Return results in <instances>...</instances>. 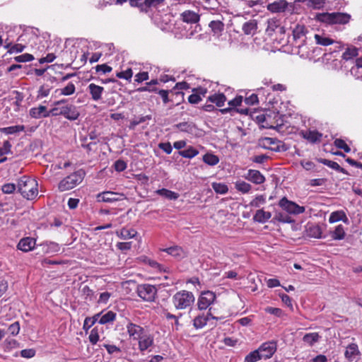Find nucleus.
<instances>
[{
  "label": "nucleus",
  "mask_w": 362,
  "mask_h": 362,
  "mask_svg": "<svg viewBox=\"0 0 362 362\" xmlns=\"http://www.w3.org/2000/svg\"><path fill=\"white\" fill-rule=\"evenodd\" d=\"M17 187L18 192L28 200H33L37 196V182L28 176H23L18 180Z\"/></svg>",
  "instance_id": "obj_1"
},
{
  "label": "nucleus",
  "mask_w": 362,
  "mask_h": 362,
  "mask_svg": "<svg viewBox=\"0 0 362 362\" xmlns=\"http://www.w3.org/2000/svg\"><path fill=\"white\" fill-rule=\"evenodd\" d=\"M172 300L176 309L184 310L194 303L195 298L192 292L182 290L177 292Z\"/></svg>",
  "instance_id": "obj_2"
},
{
  "label": "nucleus",
  "mask_w": 362,
  "mask_h": 362,
  "mask_svg": "<svg viewBox=\"0 0 362 362\" xmlns=\"http://www.w3.org/2000/svg\"><path fill=\"white\" fill-rule=\"evenodd\" d=\"M317 19L328 24L344 25L351 20V15L340 12L323 13L317 16Z\"/></svg>",
  "instance_id": "obj_3"
},
{
  "label": "nucleus",
  "mask_w": 362,
  "mask_h": 362,
  "mask_svg": "<svg viewBox=\"0 0 362 362\" xmlns=\"http://www.w3.org/2000/svg\"><path fill=\"white\" fill-rule=\"evenodd\" d=\"M84 175L85 172L83 170H79L66 176L59 183V190L61 192H64L74 188L76 185L82 182Z\"/></svg>",
  "instance_id": "obj_4"
},
{
  "label": "nucleus",
  "mask_w": 362,
  "mask_h": 362,
  "mask_svg": "<svg viewBox=\"0 0 362 362\" xmlns=\"http://www.w3.org/2000/svg\"><path fill=\"white\" fill-rule=\"evenodd\" d=\"M157 288L155 286L144 284L138 285L136 293L138 296L145 301L153 302L157 295Z\"/></svg>",
  "instance_id": "obj_5"
},
{
  "label": "nucleus",
  "mask_w": 362,
  "mask_h": 362,
  "mask_svg": "<svg viewBox=\"0 0 362 362\" xmlns=\"http://www.w3.org/2000/svg\"><path fill=\"white\" fill-rule=\"evenodd\" d=\"M279 205L282 209L292 214H300L305 210L304 206H300L296 203L289 201L285 197L279 201Z\"/></svg>",
  "instance_id": "obj_6"
},
{
  "label": "nucleus",
  "mask_w": 362,
  "mask_h": 362,
  "mask_svg": "<svg viewBox=\"0 0 362 362\" xmlns=\"http://www.w3.org/2000/svg\"><path fill=\"white\" fill-rule=\"evenodd\" d=\"M97 201L99 202L112 203L122 200L125 198L124 194H119L111 191H106L99 193L96 196Z\"/></svg>",
  "instance_id": "obj_7"
},
{
  "label": "nucleus",
  "mask_w": 362,
  "mask_h": 362,
  "mask_svg": "<svg viewBox=\"0 0 362 362\" xmlns=\"http://www.w3.org/2000/svg\"><path fill=\"white\" fill-rule=\"evenodd\" d=\"M216 299V295L210 291H204L198 298V308L201 310H206Z\"/></svg>",
  "instance_id": "obj_8"
},
{
  "label": "nucleus",
  "mask_w": 362,
  "mask_h": 362,
  "mask_svg": "<svg viewBox=\"0 0 362 362\" xmlns=\"http://www.w3.org/2000/svg\"><path fill=\"white\" fill-rule=\"evenodd\" d=\"M59 114L71 121L77 119L80 115L77 107L71 104L61 107Z\"/></svg>",
  "instance_id": "obj_9"
},
{
  "label": "nucleus",
  "mask_w": 362,
  "mask_h": 362,
  "mask_svg": "<svg viewBox=\"0 0 362 362\" xmlns=\"http://www.w3.org/2000/svg\"><path fill=\"white\" fill-rule=\"evenodd\" d=\"M262 359L270 358L276 351V343L268 341L262 344L258 349Z\"/></svg>",
  "instance_id": "obj_10"
},
{
  "label": "nucleus",
  "mask_w": 362,
  "mask_h": 362,
  "mask_svg": "<svg viewBox=\"0 0 362 362\" xmlns=\"http://www.w3.org/2000/svg\"><path fill=\"white\" fill-rule=\"evenodd\" d=\"M263 147L267 149H270L273 151L279 152L286 151L284 144L281 141L274 138L265 137L263 139Z\"/></svg>",
  "instance_id": "obj_11"
},
{
  "label": "nucleus",
  "mask_w": 362,
  "mask_h": 362,
  "mask_svg": "<svg viewBox=\"0 0 362 362\" xmlns=\"http://www.w3.org/2000/svg\"><path fill=\"white\" fill-rule=\"evenodd\" d=\"M289 6L293 8V6L289 4L286 0H277L269 4L267 6V8L272 13H283Z\"/></svg>",
  "instance_id": "obj_12"
},
{
  "label": "nucleus",
  "mask_w": 362,
  "mask_h": 362,
  "mask_svg": "<svg viewBox=\"0 0 362 362\" xmlns=\"http://www.w3.org/2000/svg\"><path fill=\"white\" fill-rule=\"evenodd\" d=\"M300 134L303 139L313 144L320 142L322 137V134L316 130L301 131Z\"/></svg>",
  "instance_id": "obj_13"
},
{
  "label": "nucleus",
  "mask_w": 362,
  "mask_h": 362,
  "mask_svg": "<svg viewBox=\"0 0 362 362\" xmlns=\"http://www.w3.org/2000/svg\"><path fill=\"white\" fill-rule=\"evenodd\" d=\"M35 239L30 238V237H26L22 238L18 245L17 248L23 252H27L29 251H31L34 249L35 245Z\"/></svg>",
  "instance_id": "obj_14"
},
{
  "label": "nucleus",
  "mask_w": 362,
  "mask_h": 362,
  "mask_svg": "<svg viewBox=\"0 0 362 362\" xmlns=\"http://www.w3.org/2000/svg\"><path fill=\"white\" fill-rule=\"evenodd\" d=\"M245 178L255 184L259 185L265 181L264 176L257 170H249Z\"/></svg>",
  "instance_id": "obj_15"
},
{
  "label": "nucleus",
  "mask_w": 362,
  "mask_h": 362,
  "mask_svg": "<svg viewBox=\"0 0 362 362\" xmlns=\"http://www.w3.org/2000/svg\"><path fill=\"white\" fill-rule=\"evenodd\" d=\"M127 332L130 337H133L134 339H139L144 331V329L134 323L129 322L127 325Z\"/></svg>",
  "instance_id": "obj_16"
},
{
  "label": "nucleus",
  "mask_w": 362,
  "mask_h": 362,
  "mask_svg": "<svg viewBox=\"0 0 362 362\" xmlns=\"http://www.w3.org/2000/svg\"><path fill=\"white\" fill-rule=\"evenodd\" d=\"M29 115L32 118L40 119L49 117L47 107L44 105H39L37 107H33L29 111Z\"/></svg>",
  "instance_id": "obj_17"
},
{
  "label": "nucleus",
  "mask_w": 362,
  "mask_h": 362,
  "mask_svg": "<svg viewBox=\"0 0 362 362\" xmlns=\"http://www.w3.org/2000/svg\"><path fill=\"white\" fill-rule=\"evenodd\" d=\"M139 339V349L141 351L147 350L153 345L154 339L151 334H143Z\"/></svg>",
  "instance_id": "obj_18"
},
{
  "label": "nucleus",
  "mask_w": 362,
  "mask_h": 362,
  "mask_svg": "<svg viewBox=\"0 0 362 362\" xmlns=\"http://www.w3.org/2000/svg\"><path fill=\"white\" fill-rule=\"evenodd\" d=\"M307 236L314 238H322V229L320 226L308 224L305 229Z\"/></svg>",
  "instance_id": "obj_19"
},
{
  "label": "nucleus",
  "mask_w": 362,
  "mask_h": 362,
  "mask_svg": "<svg viewBox=\"0 0 362 362\" xmlns=\"http://www.w3.org/2000/svg\"><path fill=\"white\" fill-rule=\"evenodd\" d=\"M339 221H342L346 224L349 223V218L344 211L340 210L331 213L329 218V223H333Z\"/></svg>",
  "instance_id": "obj_20"
},
{
  "label": "nucleus",
  "mask_w": 362,
  "mask_h": 362,
  "mask_svg": "<svg viewBox=\"0 0 362 362\" xmlns=\"http://www.w3.org/2000/svg\"><path fill=\"white\" fill-rule=\"evenodd\" d=\"M182 20L187 23H196L199 21L200 16L192 11H185L181 14Z\"/></svg>",
  "instance_id": "obj_21"
},
{
  "label": "nucleus",
  "mask_w": 362,
  "mask_h": 362,
  "mask_svg": "<svg viewBox=\"0 0 362 362\" xmlns=\"http://www.w3.org/2000/svg\"><path fill=\"white\" fill-rule=\"evenodd\" d=\"M189 88V84L185 82H179L175 84L174 88L170 90V93L172 95L176 97H180L181 100H184V93L182 91H179L180 90H187Z\"/></svg>",
  "instance_id": "obj_22"
},
{
  "label": "nucleus",
  "mask_w": 362,
  "mask_h": 362,
  "mask_svg": "<svg viewBox=\"0 0 362 362\" xmlns=\"http://www.w3.org/2000/svg\"><path fill=\"white\" fill-rule=\"evenodd\" d=\"M88 88L93 100L98 101L101 99L102 93L104 90L103 87L95 85V83H90Z\"/></svg>",
  "instance_id": "obj_23"
},
{
  "label": "nucleus",
  "mask_w": 362,
  "mask_h": 362,
  "mask_svg": "<svg viewBox=\"0 0 362 362\" xmlns=\"http://www.w3.org/2000/svg\"><path fill=\"white\" fill-rule=\"evenodd\" d=\"M209 26L211 28L213 35L217 37H219L224 30L225 25L224 23L221 21H212L209 23Z\"/></svg>",
  "instance_id": "obj_24"
},
{
  "label": "nucleus",
  "mask_w": 362,
  "mask_h": 362,
  "mask_svg": "<svg viewBox=\"0 0 362 362\" xmlns=\"http://www.w3.org/2000/svg\"><path fill=\"white\" fill-rule=\"evenodd\" d=\"M272 217V214L269 211H265L263 209H259L256 211L253 216V220L255 222L264 223L267 222Z\"/></svg>",
  "instance_id": "obj_25"
},
{
  "label": "nucleus",
  "mask_w": 362,
  "mask_h": 362,
  "mask_svg": "<svg viewBox=\"0 0 362 362\" xmlns=\"http://www.w3.org/2000/svg\"><path fill=\"white\" fill-rule=\"evenodd\" d=\"M257 29L256 20H250L243 25L242 30L245 35H254Z\"/></svg>",
  "instance_id": "obj_26"
},
{
  "label": "nucleus",
  "mask_w": 362,
  "mask_h": 362,
  "mask_svg": "<svg viewBox=\"0 0 362 362\" xmlns=\"http://www.w3.org/2000/svg\"><path fill=\"white\" fill-rule=\"evenodd\" d=\"M163 251L177 258H183L185 257L183 249L177 245L163 249Z\"/></svg>",
  "instance_id": "obj_27"
},
{
  "label": "nucleus",
  "mask_w": 362,
  "mask_h": 362,
  "mask_svg": "<svg viewBox=\"0 0 362 362\" xmlns=\"http://www.w3.org/2000/svg\"><path fill=\"white\" fill-rule=\"evenodd\" d=\"M100 315L98 317L97 322H98V323L100 325H105L113 322L116 317V313L111 310L107 312L103 315V313H100Z\"/></svg>",
  "instance_id": "obj_28"
},
{
  "label": "nucleus",
  "mask_w": 362,
  "mask_h": 362,
  "mask_svg": "<svg viewBox=\"0 0 362 362\" xmlns=\"http://www.w3.org/2000/svg\"><path fill=\"white\" fill-rule=\"evenodd\" d=\"M280 25L279 20L274 18H270L267 21V27L266 28V33L269 36H272L274 33V32L276 31V30L278 29V28Z\"/></svg>",
  "instance_id": "obj_29"
},
{
  "label": "nucleus",
  "mask_w": 362,
  "mask_h": 362,
  "mask_svg": "<svg viewBox=\"0 0 362 362\" xmlns=\"http://www.w3.org/2000/svg\"><path fill=\"white\" fill-rule=\"evenodd\" d=\"M208 100L215 103L218 107H222L226 100V97L223 93H215L208 98Z\"/></svg>",
  "instance_id": "obj_30"
},
{
  "label": "nucleus",
  "mask_w": 362,
  "mask_h": 362,
  "mask_svg": "<svg viewBox=\"0 0 362 362\" xmlns=\"http://www.w3.org/2000/svg\"><path fill=\"white\" fill-rule=\"evenodd\" d=\"M25 127L24 125H16L0 128V132L4 133L6 134H13L16 133L25 131Z\"/></svg>",
  "instance_id": "obj_31"
},
{
  "label": "nucleus",
  "mask_w": 362,
  "mask_h": 362,
  "mask_svg": "<svg viewBox=\"0 0 362 362\" xmlns=\"http://www.w3.org/2000/svg\"><path fill=\"white\" fill-rule=\"evenodd\" d=\"M156 193L169 200H176L179 197V194L177 193L165 188L158 189Z\"/></svg>",
  "instance_id": "obj_32"
},
{
  "label": "nucleus",
  "mask_w": 362,
  "mask_h": 362,
  "mask_svg": "<svg viewBox=\"0 0 362 362\" xmlns=\"http://www.w3.org/2000/svg\"><path fill=\"white\" fill-rule=\"evenodd\" d=\"M358 54V49L356 47L351 46L348 47L342 54V59L348 61L357 57Z\"/></svg>",
  "instance_id": "obj_33"
},
{
  "label": "nucleus",
  "mask_w": 362,
  "mask_h": 362,
  "mask_svg": "<svg viewBox=\"0 0 362 362\" xmlns=\"http://www.w3.org/2000/svg\"><path fill=\"white\" fill-rule=\"evenodd\" d=\"M346 233L342 225H338L334 230L331 232V236L334 240H343L345 238Z\"/></svg>",
  "instance_id": "obj_34"
},
{
  "label": "nucleus",
  "mask_w": 362,
  "mask_h": 362,
  "mask_svg": "<svg viewBox=\"0 0 362 362\" xmlns=\"http://www.w3.org/2000/svg\"><path fill=\"white\" fill-rule=\"evenodd\" d=\"M235 187L238 191L243 194L249 192L252 189L251 185L243 180H238L235 183Z\"/></svg>",
  "instance_id": "obj_35"
},
{
  "label": "nucleus",
  "mask_w": 362,
  "mask_h": 362,
  "mask_svg": "<svg viewBox=\"0 0 362 362\" xmlns=\"http://www.w3.org/2000/svg\"><path fill=\"white\" fill-rule=\"evenodd\" d=\"M208 322V316L199 315L197 316L193 320V325L196 329L203 328Z\"/></svg>",
  "instance_id": "obj_36"
},
{
  "label": "nucleus",
  "mask_w": 362,
  "mask_h": 362,
  "mask_svg": "<svg viewBox=\"0 0 362 362\" xmlns=\"http://www.w3.org/2000/svg\"><path fill=\"white\" fill-rule=\"evenodd\" d=\"M306 28L305 25L297 24L293 30V37L297 40L305 35Z\"/></svg>",
  "instance_id": "obj_37"
},
{
  "label": "nucleus",
  "mask_w": 362,
  "mask_h": 362,
  "mask_svg": "<svg viewBox=\"0 0 362 362\" xmlns=\"http://www.w3.org/2000/svg\"><path fill=\"white\" fill-rule=\"evenodd\" d=\"M199 153V151L192 146H189L187 149L180 151L178 154L187 158H192Z\"/></svg>",
  "instance_id": "obj_38"
},
{
  "label": "nucleus",
  "mask_w": 362,
  "mask_h": 362,
  "mask_svg": "<svg viewBox=\"0 0 362 362\" xmlns=\"http://www.w3.org/2000/svg\"><path fill=\"white\" fill-rule=\"evenodd\" d=\"M203 161L211 166L216 165L219 162V158L212 153H206L203 156Z\"/></svg>",
  "instance_id": "obj_39"
},
{
  "label": "nucleus",
  "mask_w": 362,
  "mask_h": 362,
  "mask_svg": "<svg viewBox=\"0 0 362 362\" xmlns=\"http://www.w3.org/2000/svg\"><path fill=\"white\" fill-rule=\"evenodd\" d=\"M165 0H144V4L145 6L146 11L144 13H148L149 8H157L160 5H163Z\"/></svg>",
  "instance_id": "obj_40"
},
{
  "label": "nucleus",
  "mask_w": 362,
  "mask_h": 362,
  "mask_svg": "<svg viewBox=\"0 0 362 362\" xmlns=\"http://www.w3.org/2000/svg\"><path fill=\"white\" fill-rule=\"evenodd\" d=\"M2 346L5 351H10L18 347L19 343L14 339L7 338L4 341Z\"/></svg>",
  "instance_id": "obj_41"
},
{
  "label": "nucleus",
  "mask_w": 362,
  "mask_h": 362,
  "mask_svg": "<svg viewBox=\"0 0 362 362\" xmlns=\"http://www.w3.org/2000/svg\"><path fill=\"white\" fill-rule=\"evenodd\" d=\"M212 189L217 194H225L228 191V186L224 183L213 182L211 184Z\"/></svg>",
  "instance_id": "obj_42"
},
{
  "label": "nucleus",
  "mask_w": 362,
  "mask_h": 362,
  "mask_svg": "<svg viewBox=\"0 0 362 362\" xmlns=\"http://www.w3.org/2000/svg\"><path fill=\"white\" fill-rule=\"evenodd\" d=\"M315 39L317 44L322 46H328L334 42V41L332 39L318 34L315 35Z\"/></svg>",
  "instance_id": "obj_43"
},
{
  "label": "nucleus",
  "mask_w": 362,
  "mask_h": 362,
  "mask_svg": "<svg viewBox=\"0 0 362 362\" xmlns=\"http://www.w3.org/2000/svg\"><path fill=\"white\" fill-rule=\"evenodd\" d=\"M320 336L317 332L308 333L304 335L303 340L305 343L312 346L319 340Z\"/></svg>",
  "instance_id": "obj_44"
},
{
  "label": "nucleus",
  "mask_w": 362,
  "mask_h": 362,
  "mask_svg": "<svg viewBox=\"0 0 362 362\" xmlns=\"http://www.w3.org/2000/svg\"><path fill=\"white\" fill-rule=\"evenodd\" d=\"M261 359H262V357L260 356V353L257 349L247 354L245 358L244 362H257Z\"/></svg>",
  "instance_id": "obj_45"
},
{
  "label": "nucleus",
  "mask_w": 362,
  "mask_h": 362,
  "mask_svg": "<svg viewBox=\"0 0 362 362\" xmlns=\"http://www.w3.org/2000/svg\"><path fill=\"white\" fill-rule=\"evenodd\" d=\"M136 233H137L134 229H127V228H123L120 230V233H119V236L121 238L126 240V239L134 238L136 236Z\"/></svg>",
  "instance_id": "obj_46"
},
{
  "label": "nucleus",
  "mask_w": 362,
  "mask_h": 362,
  "mask_svg": "<svg viewBox=\"0 0 362 362\" xmlns=\"http://www.w3.org/2000/svg\"><path fill=\"white\" fill-rule=\"evenodd\" d=\"M358 353V346L355 344H351L348 346L346 348V350L345 351V356L349 359L351 360L353 356L356 355Z\"/></svg>",
  "instance_id": "obj_47"
},
{
  "label": "nucleus",
  "mask_w": 362,
  "mask_h": 362,
  "mask_svg": "<svg viewBox=\"0 0 362 362\" xmlns=\"http://www.w3.org/2000/svg\"><path fill=\"white\" fill-rule=\"evenodd\" d=\"M156 93H158L160 96V98L163 100V103L165 105H166L167 103H168L170 102H172V103L173 102V100L170 99L169 97V94L171 93L170 90H163V89L158 88V90Z\"/></svg>",
  "instance_id": "obj_48"
},
{
  "label": "nucleus",
  "mask_w": 362,
  "mask_h": 362,
  "mask_svg": "<svg viewBox=\"0 0 362 362\" xmlns=\"http://www.w3.org/2000/svg\"><path fill=\"white\" fill-rule=\"evenodd\" d=\"M175 127L181 132H192L194 129V125L189 122H180L175 125Z\"/></svg>",
  "instance_id": "obj_49"
},
{
  "label": "nucleus",
  "mask_w": 362,
  "mask_h": 362,
  "mask_svg": "<svg viewBox=\"0 0 362 362\" xmlns=\"http://www.w3.org/2000/svg\"><path fill=\"white\" fill-rule=\"evenodd\" d=\"M334 144L337 148L343 149L346 153H349L351 151L350 147L341 139H336L334 141Z\"/></svg>",
  "instance_id": "obj_50"
},
{
  "label": "nucleus",
  "mask_w": 362,
  "mask_h": 362,
  "mask_svg": "<svg viewBox=\"0 0 362 362\" xmlns=\"http://www.w3.org/2000/svg\"><path fill=\"white\" fill-rule=\"evenodd\" d=\"M100 314H96L93 317H86L84 320L83 328L88 329L91 327L97 321Z\"/></svg>",
  "instance_id": "obj_51"
},
{
  "label": "nucleus",
  "mask_w": 362,
  "mask_h": 362,
  "mask_svg": "<svg viewBox=\"0 0 362 362\" xmlns=\"http://www.w3.org/2000/svg\"><path fill=\"white\" fill-rule=\"evenodd\" d=\"M43 246L44 247H46L45 252L47 254L57 252L60 249L59 245L57 243L52 242Z\"/></svg>",
  "instance_id": "obj_52"
},
{
  "label": "nucleus",
  "mask_w": 362,
  "mask_h": 362,
  "mask_svg": "<svg viewBox=\"0 0 362 362\" xmlns=\"http://www.w3.org/2000/svg\"><path fill=\"white\" fill-rule=\"evenodd\" d=\"M33 59H34L33 55L28 54V53L23 54L21 55L14 57V60L19 63L31 62Z\"/></svg>",
  "instance_id": "obj_53"
},
{
  "label": "nucleus",
  "mask_w": 362,
  "mask_h": 362,
  "mask_svg": "<svg viewBox=\"0 0 362 362\" xmlns=\"http://www.w3.org/2000/svg\"><path fill=\"white\" fill-rule=\"evenodd\" d=\"M133 71L132 69L129 68L126 71H119L116 74V76L119 78H123L126 80H130L132 77Z\"/></svg>",
  "instance_id": "obj_54"
},
{
  "label": "nucleus",
  "mask_w": 362,
  "mask_h": 362,
  "mask_svg": "<svg viewBox=\"0 0 362 362\" xmlns=\"http://www.w3.org/2000/svg\"><path fill=\"white\" fill-rule=\"evenodd\" d=\"M75 86L73 83L70 82L66 87L61 89V94L64 95H70L75 92Z\"/></svg>",
  "instance_id": "obj_55"
},
{
  "label": "nucleus",
  "mask_w": 362,
  "mask_h": 362,
  "mask_svg": "<svg viewBox=\"0 0 362 362\" xmlns=\"http://www.w3.org/2000/svg\"><path fill=\"white\" fill-rule=\"evenodd\" d=\"M16 189V185L13 183H6L1 187V190L4 194H12Z\"/></svg>",
  "instance_id": "obj_56"
},
{
  "label": "nucleus",
  "mask_w": 362,
  "mask_h": 362,
  "mask_svg": "<svg viewBox=\"0 0 362 362\" xmlns=\"http://www.w3.org/2000/svg\"><path fill=\"white\" fill-rule=\"evenodd\" d=\"M20 331V324L18 322H15L9 325L8 328V333L12 336H16Z\"/></svg>",
  "instance_id": "obj_57"
},
{
  "label": "nucleus",
  "mask_w": 362,
  "mask_h": 362,
  "mask_svg": "<svg viewBox=\"0 0 362 362\" xmlns=\"http://www.w3.org/2000/svg\"><path fill=\"white\" fill-rule=\"evenodd\" d=\"M89 341L92 344H95L99 340L98 331L96 327L93 328L88 337Z\"/></svg>",
  "instance_id": "obj_58"
},
{
  "label": "nucleus",
  "mask_w": 362,
  "mask_h": 362,
  "mask_svg": "<svg viewBox=\"0 0 362 362\" xmlns=\"http://www.w3.org/2000/svg\"><path fill=\"white\" fill-rule=\"evenodd\" d=\"M144 0H129V2L132 7H137L139 8L141 12H144L146 8L144 4Z\"/></svg>",
  "instance_id": "obj_59"
},
{
  "label": "nucleus",
  "mask_w": 362,
  "mask_h": 362,
  "mask_svg": "<svg viewBox=\"0 0 362 362\" xmlns=\"http://www.w3.org/2000/svg\"><path fill=\"white\" fill-rule=\"evenodd\" d=\"M50 88L47 85H42L40 87L37 98H44L47 97L50 92Z\"/></svg>",
  "instance_id": "obj_60"
},
{
  "label": "nucleus",
  "mask_w": 362,
  "mask_h": 362,
  "mask_svg": "<svg viewBox=\"0 0 362 362\" xmlns=\"http://www.w3.org/2000/svg\"><path fill=\"white\" fill-rule=\"evenodd\" d=\"M318 160L320 163H322L335 170H337L339 165L337 162L329 160L325 158H320Z\"/></svg>",
  "instance_id": "obj_61"
},
{
  "label": "nucleus",
  "mask_w": 362,
  "mask_h": 362,
  "mask_svg": "<svg viewBox=\"0 0 362 362\" xmlns=\"http://www.w3.org/2000/svg\"><path fill=\"white\" fill-rule=\"evenodd\" d=\"M114 167L116 171L122 172L127 168V163L123 160L119 159L115 162Z\"/></svg>",
  "instance_id": "obj_62"
},
{
  "label": "nucleus",
  "mask_w": 362,
  "mask_h": 362,
  "mask_svg": "<svg viewBox=\"0 0 362 362\" xmlns=\"http://www.w3.org/2000/svg\"><path fill=\"white\" fill-rule=\"evenodd\" d=\"M11 144L8 141H5L4 142L3 146L0 148V156H2L6 154H8L11 153Z\"/></svg>",
  "instance_id": "obj_63"
},
{
  "label": "nucleus",
  "mask_w": 362,
  "mask_h": 362,
  "mask_svg": "<svg viewBox=\"0 0 362 362\" xmlns=\"http://www.w3.org/2000/svg\"><path fill=\"white\" fill-rule=\"evenodd\" d=\"M96 72L106 74L112 71V67L106 64H99L95 66Z\"/></svg>",
  "instance_id": "obj_64"
}]
</instances>
